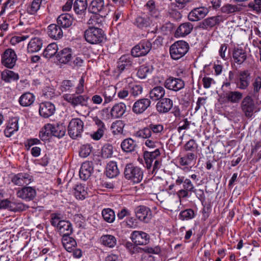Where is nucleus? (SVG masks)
<instances>
[{"label": "nucleus", "instance_id": "nucleus-1", "mask_svg": "<svg viewBox=\"0 0 261 261\" xmlns=\"http://www.w3.org/2000/svg\"><path fill=\"white\" fill-rule=\"evenodd\" d=\"M104 31L95 26H90L85 31L84 37L87 42L92 44H100L105 39Z\"/></svg>", "mask_w": 261, "mask_h": 261}, {"label": "nucleus", "instance_id": "nucleus-2", "mask_svg": "<svg viewBox=\"0 0 261 261\" xmlns=\"http://www.w3.org/2000/svg\"><path fill=\"white\" fill-rule=\"evenodd\" d=\"M123 174L125 179L134 184H138L143 179V172L139 167L132 163H128L125 166Z\"/></svg>", "mask_w": 261, "mask_h": 261}, {"label": "nucleus", "instance_id": "nucleus-3", "mask_svg": "<svg viewBox=\"0 0 261 261\" xmlns=\"http://www.w3.org/2000/svg\"><path fill=\"white\" fill-rule=\"evenodd\" d=\"M64 99L68 102L73 108L79 107H88L89 96L81 94H65Z\"/></svg>", "mask_w": 261, "mask_h": 261}, {"label": "nucleus", "instance_id": "nucleus-4", "mask_svg": "<svg viewBox=\"0 0 261 261\" xmlns=\"http://www.w3.org/2000/svg\"><path fill=\"white\" fill-rule=\"evenodd\" d=\"M83 128V121L80 118H73L68 124V134L72 139H76L81 137Z\"/></svg>", "mask_w": 261, "mask_h": 261}, {"label": "nucleus", "instance_id": "nucleus-5", "mask_svg": "<svg viewBox=\"0 0 261 261\" xmlns=\"http://www.w3.org/2000/svg\"><path fill=\"white\" fill-rule=\"evenodd\" d=\"M253 96L247 94L242 100L240 107L245 116L251 118L254 113L256 106Z\"/></svg>", "mask_w": 261, "mask_h": 261}, {"label": "nucleus", "instance_id": "nucleus-6", "mask_svg": "<svg viewBox=\"0 0 261 261\" xmlns=\"http://www.w3.org/2000/svg\"><path fill=\"white\" fill-rule=\"evenodd\" d=\"M152 47V44L148 40H143L135 45L131 50V55L134 57L144 56L148 54Z\"/></svg>", "mask_w": 261, "mask_h": 261}, {"label": "nucleus", "instance_id": "nucleus-7", "mask_svg": "<svg viewBox=\"0 0 261 261\" xmlns=\"http://www.w3.org/2000/svg\"><path fill=\"white\" fill-rule=\"evenodd\" d=\"M222 21L223 18L220 15L209 17L200 21L196 28L209 30L215 27L218 26Z\"/></svg>", "mask_w": 261, "mask_h": 261}, {"label": "nucleus", "instance_id": "nucleus-8", "mask_svg": "<svg viewBox=\"0 0 261 261\" xmlns=\"http://www.w3.org/2000/svg\"><path fill=\"white\" fill-rule=\"evenodd\" d=\"M11 181L14 185L23 186L24 185H29L33 181V178L27 173L20 172L13 175Z\"/></svg>", "mask_w": 261, "mask_h": 261}, {"label": "nucleus", "instance_id": "nucleus-9", "mask_svg": "<svg viewBox=\"0 0 261 261\" xmlns=\"http://www.w3.org/2000/svg\"><path fill=\"white\" fill-rule=\"evenodd\" d=\"M17 197L26 201L33 200L36 196V189L32 187H24L19 188L16 192Z\"/></svg>", "mask_w": 261, "mask_h": 261}, {"label": "nucleus", "instance_id": "nucleus-10", "mask_svg": "<svg viewBox=\"0 0 261 261\" xmlns=\"http://www.w3.org/2000/svg\"><path fill=\"white\" fill-rule=\"evenodd\" d=\"M135 213L137 219L144 223H148L152 218V213L150 208L144 205L137 206L135 208Z\"/></svg>", "mask_w": 261, "mask_h": 261}, {"label": "nucleus", "instance_id": "nucleus-11", "mask_svg": "<svg viewBox=\"0 0 261 261\" xmlns=\"http://www.w3.org/2000/svg\"><path fill=\"white\" fill-rule=\"evenodd\" d=\"M17 60L15 51L11 49H6L2 57V63L6 67L11 68L13 67Z\"/></svg>", "mask_w": 261, "mask_h": 261}, {"label": "nucleus", "instance_id": "nucleus-12", "mask_svg": "<svg viewBox=\"0 0 261 261\" xmlns=\"http://www.w3.org/2000/svg\"><path fill=\"white\" fill-rule=\"evenodd\" d=\"M250 73L248 70L240 71L235 84L239 89L246 90L250 85Z\"/></svg>", "mask_w": 261, "mask_h": 261}, {"label": "nucleus", "instance_id": "nucleus-13", "mask_svg": "<svg viewBox=\"0 0 261 261\" xmlns=\"http://www.w3.org/2000/svg\"><path fill=\"white\" fill-rule=\"evenodd\" d=\"M132 242L136 245H146L149 242V236L142 231H134L130 235Z\"/></svg>", "mask_w": 261, "mask_h": 261}, {"label": "nucleus", "instance_id": "nucleus-14", "mask_svg": "<svg viewBox=\"0 0 261 261\" xmlns=\"http://www.w3.org/2000/svg\"><path fill=\"white\" fill-rule=\"evenodd\" d=\"M19 118L18 117H12L10 118L6 124V128L4 130L5 136L9 138L19 129Z\"/></svg>", "mask_w": 261, "mask_h": 261}, {"label": "nucleus", "instance_id": "nucleus-15", "mask_svg": "<svg viewBox=\"0 0 261 261\" xmlns=\"http://www.w3.org/2000/svg\"><path fill=\"white\" fill-rule=\"evenodd\" d=\"M243 93L239 91H223L221 97L225 98V100L231 103H238L243 99Z\"/></svg>", "mask_w": 261, "mask_h": 261}, {"label": "nucleus", "instance_id": "nucleus-16", "mask_svg": "<svg viewBox=\"0 0 261 261\" xmlns=\"http://www.w3.org/2000/svg\"><path fill=\"white\" fill-rule=\"evenodd\" d=\"M207 8L200 7L193 9L188 15V19L191 21H198L205 17L208 13Z\"/></svg>", "mask_w": 261, "mask_h": 261}, {"label": "nucleus", "instance_id": "nucleus-17", "mask_svg": "<svg viewBox=\"0 0 261 261\" xmlns=\"http://www.w3.org/2000/svg\"><path fill=\"white\" fill-rule=\"evenodd\" d=\"M55 105L50 102L44 101L40 103L39 113L43 118H49L55 113Z\"/></svg>", "mask_w": 261, "mask_h": 261}, {"label": "nucleus", "instance_id": "nucleus-18", "mask_svg": "<svg viewBox=\"0 0 261 261\" xmlns=\"http://www.w3.org/2000/svg\"><path fill=\"white\" fill-rule=\"evenodd\" d=\"M150 104L151 101L149 99L141 98L135 102L132 108V111L136 114H141L150 106Z\"/></svg>", "mask_w": 261, "mask_h": 261}, {"label": "nucleus", "instance_id": "nucleus-19", "mask_svg": "<svg viewBox=\"0 0 261 261\" xmlns=\"http://www.w3.org/2000/svg\"><path fill=\"white\" fill-rule=\"evenodd\" d=\"M106 6L103 0H93L88 7L89 11L93 14L100 13L105 15L106 14Z\"/></svg>", "mask_w": 261, "mask_h": 261}, {"label": "nucleus", "instance_id": "nucleus-20", "mask_svg": "<svg viewBox=\"0 0 261 261\" xmlns=\"http://www.w3.org/2000/svg\"><path fill=\"white\" fill-rule=\"evenodd\" d=\"M93 172V163L91 162H85L81 167L79 171L80 177L83 180H86L89 178Z\"/></svg>", "mask_w": 261, "mask_h": 261}, {"label": "nucleus", "instance_id": "nucleus-21", "mask_svg": "<svg viewBox=\"0 0 261 261\" xmlns=\"http://www.w3.org/2000/svg\"><path fill=\"white\" fill-rule=\"evenodd\" d=\"M133 64V60L130 56L124 55L117 61V68L120 72L129 69Z\"/></svg>", "mask_w": 261, "mask_h": 261}, {"label": "nucleus", "instance_id": "nucleus-22", "mask_svg": "<svg viewBox=\"0 0 261 261\" xmlns=\"http://www.w3.org/2000/svg\"><path fill=\"white\" fill-rule=\"evenodd\" d=\"M160 151L159 148L154 151H145L144 152V159L146 167L150 169L152 165V162L160 155Z\"/></svg>", "mask_w": 261, "mask_h": 261}, {"label": "nucleus", "instance_id": "nucleus-23", "mask_svg": "<svg viewBox=\"0 0 261 261\" xmlns=\"http://www.w3.org/2000/svg\"><path fill=\"white\" fill-rule=\"evenodd\" d=\"M73 54L70 48L66 47L58 51L56 57L58 61L62 64H67L72 59Z\"/></svg>", "mask_w": 261, "mask_h": 261}, {"label": "nucleus", "instance_id": "nucleus-24", "mask_svg": "<svg viewBox=\"0 0 261 261\" xmlns=\"http://www.w3.org/2000/svg\"><path fill=\"white\" fill-rule=\"evenodd\" d=\"M246 51L242 47L234 48L232 51V58L234 63L238 65L242 64L247 59Z\"/></svg>", "mask_w": 261, "mask_h": 261}, {"label": "nucleus", "instance_id": "nucleus-25", "mask_svg": "<svg viewBox=\"0 0 261 261\" xmlns=\"http://www.w3.org/2000/svg\"><path fill=\"white\" fill-rule=\"evenodd\" d=\"M126 106L123 102L116 103L111 108L110 111V115L112 118H119L124 115L126 112Z\"/></svg>", "mask_w": 261, "mask_h": 261}, {"label": "nucleus", "instance_id": "nucleus-26", "mask_svg": "<svg viewBox=\"0 0 261 261\" xmlns=\"http://www.w3.org/2000/svg\"><path fill=\"white\" fill-rule=\"evenodd\" d=\"M47 34L50 38L55 40L61 39L63 35L61 27L58 23L49 25L47 27Z\"/></svg>", "mask_w": 261, "mask_h": 261}, {"label": "nucleus", "instance_id": "nucleus-27", "mask_svg": "<svg viewBox=\"0 0 261 261\" xmlns=\"http://www.w3.org/2000/svg\"><path fill=\"white\" fill-rule=\"evenodd\" d=\"M43 45V40L39 37L32 38L28 44L27 50L29 53L39 51Z\"/></svg>", "mask_w": 261, "mask_h": 261}, {"label": "nucleus", "instance_id": "nucleus-28", "mask_svg": "<svg viewBox=\"0 0 261 261\" xmlns=\"http://www.w3.org/2000/svg\"><path fill=\"white\" fill-rule=\"evenodd\" d=\"M197 156L193 152L188 153L185 156L180 158V165L190 166V168L185 167L183 169L189 170L194 165Z\"/></svg>", "mask_w": 261, "mask_h": 261}, {"label": "nucleus", "instance_id": "nucleus-29", "mask_svg": "<svg viewBox=\"0 0 261 261\" xmlns=\"http://www.w3.org/2000/svg\"><path fill=\"white\" fill-rule=\"evenodd\" d=\"M172 101L169 98H162L156 104L157 111L160 113H166L172 107Z\"/></svg>", "mask_w": 261, "mask_h": 261}, {"label": "nucleus", "instance_id": "nucleus-30", "mask_svg": "<svg viewBox=\"0 0 261 261\" xmlns=\"http://www.w3.org/2000/svg\"><path fill=\"white\" fill-rule=\"evenodd\" d=\"M121 147L124 152H134L137 147L136 142L130 138L124 139L121 143Z\"/></svg>", "mask_w": 261, "mask_h": 261}, {"label": "nucleus", "instance_id": "nucleus-31", "mask_svg": "<svg viewBox=\"0 0 261 261\" xmlns=\"http://www.w3.org/2000/svg\"><path fill=\"white\" fill-rule=\"evenodd\" d=\"M58 232L62 236V237L70 236L73 232L71 223L68 221L64 220L60 223V225L57 228Z\"/></svg>", "mask_w": 261, "mask_h": 261}, {"label": "nucleus", "instance_id": "nucleus-32", "mask_svg": "<svg viewBox=\"0 0 261 261\" xmlns=\"http://www.w3.org/2000/svg\"><path fill=\"white\" fill-rule=\"evenodd\" d=\"M57 23L61 28L65 29L70 27L73 22V18L67 13L60 15L57 18Z\"/></svg>", "mask_w": 261, "mask_h": 261}, {"label": "nucleus", "instance_id": "nucleus-33", "mask_svg": "<svg viewBox=\"0 0 261 261\" xmlns=\"http://www.w3.org/2000/svg\"><path fill=\"white\" fill-rule=\"evenodd\" d=\"M73 194L77 199L84 200L88 195L87 188L81 184L76 185L73 188Z\"/></svg>", "mask_w": 261, "mask_h": 261}, {"label": "nucleus", "instance_id": "nucleus-34", "mask_svg": "<svg viewBox=\"0 0 261 261\" xmlns=\"http://www.w3.org/2000/svg\"><path fill=\"white\" fill-rule=\"evenodd\" d=\"M252 90L248 94L253 96L254 98L257 99L261 89V76H257L252 83Z\"/></svg>", "mask_w": 261, "mask_h": 261}, {"label": "nucleus", "instance_id": "nucleus-35", "mask_svg": "<svg viewBox=\"0 0 261 261\" xmlns=\"http://www.w3.org/2000/svg\"><path fill=\"white\" fill-rule=\"evenodd\" d=\"M62 243L64 248L69 252H72L76 246V241L69 236L62 237Z\"/></svg>", "mask_w": 261, "mask_h": 261}, {"label": "nucleus", "instance_id": "nucleus-36", "mask_svg": "<svg viewBox=\"0 0 261 261\" xmlns=\"http://www.w3.org/2000/svg\"><path fill=\"white\" fill-rule=\"evenodd\" d=\"M165 94V91L163 87L157 86L153 88L149 92L150 99L154 101L162 99Z\"/></svg>", "mask_w": 261, "mask_h": 261}, {"label": "nucleus", "instance_id": "nucleus-37", "mask_svg": "<svg viewBox=\"0 0 261 261\" xmlns=\"http://www.w3.org/2000/svg\"><path fill=\"white\" fill-rule=\"evenodd\" d=\"M35 100L34 95L30 92H26L19 98V103L22 107H29L32 105Z\"/></svg>", "mask_w": 261, "mask_h": 261}, {"label": "nucleus", "instance_id": "nucleus-38", "mask_svg": "<svg viewBox=\"0 0 261 261\" xmlns=\"http://www.w3.org/2000/svg\"><path fill=\"white\" fill-rule=\"evenodd\" d=\"M183 179L184 177H180V184L183 182L184 188V189L180 190V198L190 196L188 191H193L194 189V186L190 179H186L184 181Z\"/></svg>", "mask_w": 261, "mask_h": 261}, {"label": "nucleus", "instance_id": "nucleus-39", "mask_svg": "<svg viewBox=\"0 0 261 261\" xmlns=\"http://www.w3.org/2000/svg\"><path fill=\"white\" fill-rule=\"evenodd\" d=\"M119 174L117 163L114 161L110 162L107 166L106 175L109 178H114Z\"/></svg>", "mask_w": 261, "mask_h": 261}, {"label": "nucleus", "instance_id": "nucleus-40", "mask_svg": "<svg viewBox=\"0 0 261 261\" xmlns=\"http://www.w3.org/2000/svg\"><path fill=\"white\" fill-rule=\"evenodd\" d=\"M148 126L151 133V138H158L164 129L163 125L158 123H150Z\"/></svg>", "mask_w": 261, "mask_h": 261}, {"label": "nucleus", "instance_id": "nucleus-41", "mask_svg": "<svg viewBox=\"0 0 261 261\" xmlns=\"http://www.w3.org/2000/svg\"><path fill=\"white\" fill-rule=\"evenodd\" d=\"M2 79L6 82L10 83L17 81L19 79V75L13 71L5 70L2 73Z\"/></svg>", "mask_w": 261, "mask_h": 261}, {"label": "nucleus", "instance_id": "nucleus-42", "mask_svg": "<svg viewBox=\"0 0 261 261\" xmlns=\"http://www.w3.org/2000/svg\"><path fill=\"white\" fill-rule=\"evenodd\" d=\"M58 50V45L56 43H52L47 45L43 52V56L46 58H51L57 55Z\"/></svg>", "mask_w": 261, "mask_h": 261}, {"label": "nucleus", "instance_id": "nucleus-43", "mask_svg": "<svg viewBox=\"0 0 261 261\" xmlns=\"http://www.w3.org/2000/svg\"><path fill=\"white\" fill-rule=\"evenodd\" d=\"M100 242L104 246L110 248H113L116 245L117 241L114 236L107 234L101 237Z\"/></svg>", "mask_w": 261, "mask_h": 261}, {"label": "nucleus", "instance_id": "nucleus-44", "mask_svg": "<svg viewBox=\"0 0 261 261\" xmlns=\"http://www.w3.org/2000/svg\"><path fill=\"white\" fill-rule=\"evenodd\" d=\"M87 0H75L73 4V9L76 14H82L87 8Z\"/></svg>", "mask_w": 261, "mask_h": 261}, {"label": "nucleus", "instance_id": "nucleus-45", "mask_svg": "<svg viewBox=\"0 0 261 261\" xmlns=\"http://www.w3.org/2000/svg\"><path fill=\"white\" fill-rule=\"evenodd\" d=\"M52 124L48 123L45 124L39 133V137L42 141L48 140L52 136Z\"/></svg>", "mask_w": 261, "mask_h": 261}, {"label": "nucleus", "instance_id": "nucleus-46", "mask_svg": "<svg viewBox=\"0 0 261 261\" xmlns=\"http://www.w3.org/2000/svg\"><path fill=\"white\" fill-rule=\"evenodd\" d=\"M151 21L152 20L149 16H138L136 18L135 23L138 27L143 29L149 27Z\"/></svg>", "mask_w": 261, "mask_h": 261}, {"label": "nucleus", "instance_id": "nucleus-47", "mask_svg": "<svg viewBox=\"0 0 261 261\" xmlns=\"http://www.w3.org/2000/svg\"><path fill=\"white\" fill-rule=\"evenodd\" d=\"M101 214L105 221L108 223H113L115 220L116 216L115 212L111 208H104L102 211Z\"/></svg>", "mask_w": 261, "mask_h": 261}, {"label": "nucleus", "instance_id": "nucleus-48", "mask_svg": "<svg viewBox=\"0 0 261 261\" xmlns=\"http://www.w3.org/2000/svg\"><path fill=\"white\" fill-rule=\"evenodd\" d=\"M169 53L173 60H177L179 59V41L175 42L170 46Z\"/></svg>", "mask_w": 261, "mask_h": 261}, {"label": "nucleus", "instance_id": "nucleus-49", "mask_svg": "<svg viewBox=\"0 0 261 261\" xmlns=\"http://www.w3.org/2000/svg\"><path fill=\"white\" fill-rule=\"evenodd\" d=\"M116 94V89L113 86L107 87L104 92L103 96L105 97L104 104L108 103L111 101Z\"/></svg>", "mask_w": 261, "mask_h": 261}, {"label": "nucleus", "instance_id": "nucleus-50", "mask_svg": "<svg viewBox=\"0 0 261 261\" xmlns=\"http://www.w3.org/2000/svg\"><path fill=\"white\" fill-rule=\"evenodd\" d=\"M178 79L170 77L167 79L165 83V86L167 89L177 91L179 89L178 87Z\"/></svg>", "mask_w": 261, "mask_h": 261}, {"label": "nucleus", "instance_id": "nucleus-51", "mask_svg": "<svg viewBox=\"0 0 261 261\" xmlns=\"http://www.w3.org/2000/svg\"><path fill=\"white\" fill-rule=\"evenodd\" d=\"M153 69L151 66H141L137 72V75L140 79H145L148 74L151 73Z\"/></svg>", "mask_w": 261, "mask_h": 261}, {"label": "nucleus", "instance_id": "nucleus-52", "mask_svg": "<svg viewBox=\"0 0 261 261\" xmlns=\"http://www.w3.org/2000/svg\"><path fill=\"white\" fill-rule=\"evenodd\" d=\"M149 11V15L151 17L158 18L160 15L159 12L155 9V3L153 0H149L145 6Z\"/></svg>", "mask_w": 261, "mask_h": 261}, {"label": "nucleus", "instance_id": "nucleus-53", "mask_svg": "<svg viewBox=\"0 0 261 261\" xmlns=\"http://www.w3.org/2000/svg\"><path fill=\"white\" fill-rule=\"evenodd\" d=\"M52 136L60 138L63 137L65 134V128L62 125H53L51 128Z\"/></svg>", "mask_w": 261, "mask_h": 261}, {"label": "nucleus", "instance_id": "nucleus-54", "mask_svg": "<svg viewBox=\"0 0 261 261\" xmlns=\"http://www.w3.org/2000/svg\"><path fill=\"white\" fill-rule=\"evenodd\" d=\"M221 12L223 13L230 14L241 10V8L239 5H233L227 4L221 8Z\"/></svg>", "mask_w": 261, "mask_h": 261}, {"label": "nucleus", "instance_id": "nucleus-55", "mask_svg": "<svg viewBox=\"0 0 261 261\" xmlns=\"http://www.w3.org/2000/svg\"><path fill=\"white\" fill-rule=\"evenodd\" d=\"M193 25L189 22L180 24V37H185L192 31Z\"/></svg>", "mask_w": 261, "mask_h": 261}, {"label": "nucleus", "instance_id": "nucleus-56", "mask_svg": "<svg viewBox=\"0 0 261 261\" xmlns=\"http://www.w3.org/2000/svg\"><path fill=\"white\" fill-rule=\"evenodd\" d=\"M124 126V124L121 120H117L113 122L111 125L113 134L114 135L122 134Z\"/></svg>", "mask_w": 261, "mask_h": 261}, {"label": "nucleus", "instance_id": "nucleus-57", "mask_svg": "<svg viewBox=\"0 0 261 261\" xmlns=\"http://www.w3.org/2000/svg\"><path fill=\"white\" fill-rule=\"evenodd\" d=\"M64 221L59 214L53 213L50 215V222L51 225L56 227L57 229L60 225V223Z\"/></svg>", "mask_w": 261, "mask_h": 261}, {"label": "nucleus", "instance_id": "nucleus-58", "mask_svg": "<svg viewBox=\"0 0 261 261\" xmlns=\"http://www.w3.org/2000/svg\"><path fill=\"white\" fill-rule=\"evenodd\" d=\"M129 93L134 96H137L141 94L143 91L142 86L138 84H132L129 85Z\"/></svg>", "mask_w": 261, "mask_h": 261}, {"label": "nucleus", "instance_id": "nucleus-59", "mask_svg": "<svg viewBox=\"0 0 261 261\" xmlns=\"http://www.w3.org/2000/svg\"><path fill=\"white\" fill-rule=\"evenodd\" d=\"M113 146L110 144L105 145L101 149V156L104 159L111 158L113 154Z\"/></svg>", "mask_w": 261, "mask_h": 261}, {"label": "nucleus", "instance_id": "nucleus-60", "mask_svg": "<svg viewBox=\"0 0 261 261\" xmlns=\"http://www.w3.org/2000/svg\"><path fill=\"white\" fill-rule=\"evenodd\" d=\"M42 0H33L30 6L27 9V11L31 14H35L40 9Z\"/></svg>", "mask_w": 261, "mask_h": 261}, {"label": "nucleus", "instance_id": "nucleus-61", "mask_svg": "<svg viewBox=\"0 0 261 261\" xmlns=\"http://www.w3.org/2000/svg\"><path fill=\"white\" fill-rule=\"evenodd\" d=\"M92 148V147L89 144L83 145L80 148V155L82 158L87 157L91 153Z\"/></svg>", "mask_w": 261, "mask_h": 261}, {"label": "nucleus", "instance_id": "nucleus-62", "mask_svg": "<svg viewBox=\"0 0 261 261\" xmlns=\"http://www.w3.org/2000/svg\"><path fill=\"white\" fill-rule=\"evenodd\" d=\"M195 216V213L191 208H188L180 212V219L188 220L192 219Z\"/></svg>", "mask_w": 261, "mask_h": 261}, {"label": "nucleus", "instance_id": "nucleus-63", "mask_svg": "<svg viewBox=\"0 0 261 261\" xmlns=\"http://www.w3.org/2000/svg\"><path fill=\"white\" fill-rule=\"evenodd\" d=\"M10 211L13 212H21L25 211L28 207L22 202H12Z\"/></svg>", "mask_w": 261, "mask_h": 261}, {"label": "nucleus", "instance_id": "nucleus-64", "mask_svg": "<svg viewBox=\"0 0 261 261\" xmlns=\"http://www.w3.org/2000/svg\"><path fill=\"white\" fill-rule=\"evenodd\" d=\"M136 136L137 137L145 139L151 138V133L148 126H147V127L137 131L136 133Z\"/></svg>", "mask_w": 261, "mask_h": 261}]
</instances>
